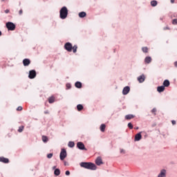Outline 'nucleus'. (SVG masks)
Returning a JSON list of instances; mask_svg holds the SVG:
<instances>
[{
	"instance_id": "9b49d317",
	"label": "nucleus",
	"mask_w": 177,
	"mask_h": 177,
	"mask_svg": "<svg viewBox=\"0 0 177 177\" xmlns=\"http://www.w3.org/2000/svg\"><path fill=\"white\" fill-rule=\"evenodd\" d=\"M30 64H31V61L28 59H24L23 60V64L25 66H30Z\"/></svg>"
},
{
	"instance_id": "f03ea898",
	"label": "nucleus",
	"mask_w": 177,
	"mask_h": 177,
	"mask_svg": "<svg viewBox=\"0 0 177 177\" xmlns=\"http://www.w3.org/2000/svg\"><path fill=\"white\" fill-rule=\"evenodd\" d=\"M68 15V10L67 9V7L66 6L62 7L59 11L60 19H66Z\"/></svg>"
},
{
	"instance_id": "bb28decb",
	"label": "nucleus",
	"mask_w": 177,
	"mask_h": 177,
	"mask_svg": "<svg viewBox=\"0 0 177 177\" xmlns=\"http://www.w3.org/2000/svg\"><path fill=\"white\" fill-rule=\"evenodd\" d=\"M68 147H74L75 146V144L73 141H70L68 144Z\"/></svg>"
},
{
	"instance_id": "423d86ee",
	"label": "nucleus",
	"mask_w": 177,
	"mask_h": 177,
	"mask_svg": "<svg viewBox=\"0 0 177 177\" xmlns=\"http://www.w3.org/2000/svg\"><path fill=\"white\" fill-rule=\"evenodd\" d=\"M35 77H37V72L35 71V70H32L29 71V75L28 77L30 80H32L34 78H35Z\"/></svg>"
},
{
	"instance_id": "f704fd0d",
	"label": "nucleus",
	"mask_w": 177,
	"mask_h": 177,
	"mask_svg": "<svg viewBox=\"0 0 177 177\" xmlns=\"http://www.w3.org/2000/svg\"><path fill=\"white\" fill-rule=\"evenodd\" d=\"M52 157H53V153H48L47 155V158H52Z\"/></svg>"
},
{
	"instance_id": "c85d7f7f",
	"label": "nucleus",
	"mask_w": 177,
	"mask_h": 177,
	"mask_svg": "<svg viewBox=\"0 0 177 177\" xmlns=\"http://www.w3.org/2000/svg\"><path fill=\"white\" fill-rule=\"evenodd\" d=\"M142 50L144 53H147V52H149V48L147 47H142Z\"/></svg>"
},
{
	"instance_id": "f3484780",
	"label": "nucleus",
	"mask_w": 177,
	"mask_h": 177,
	"mask_svg": "<svg viewBox=\"0 0 177 177\" xmlns=\"http://www.w3.org/2000/svg\"><path fill=\"white\" fill-rule=\"evenodd\" d=\"M170 84H171V83L169 82V80H165L163 82V86H164L165 88V87L168 88V86H169Z\"/></svg>"
},
{
	"instance_id": "dca6fc26",
	"label": "nucleus",
	"mask_w": 177,
	"mask_h": 177,
	"mask_svg": "<svg viewBox=\"0 0 177 177\" xmlns=\"http://www.w3.org/2000/svg\"><path fill=\"white\" fill-rule=\"evenodd\" d=\"M124 118L127 120H132L133 118H135V115L132 114L126 115Z\"/></svg>"
},
{
	"instance_id": "a19ab883",
	"label": "nucleus",
	"mask_w": 177,
	"mask_h": 177,
	"mask_svg": "<svg viewBox=\"0 0 177 177\" xmlns=\"http://www.w3.org/2000/svg\"><path fill=\"white\" fill-rule=\"evenodd\" d=\"M44 114H49V111H45Z\"/></svg>"
},
{
	"instance_id": "cd10ccee",
	"label": "nucleus",
	"mask_w": 177,
	"mask_h": 177,
	"mask_svg": "<svg viewBox=\"0 0 177 177\" xmlns=\"http://www.w3.org/2000/svg\"><path fill=\"white\" fill-rule=\"evenodd\" d=\"M151 6H153V7L157 6V1L153 0V1H151Z\"/></svg>"
},
{
	"instance_id": "72a5a7b5",
	"label": "nucleus",
	"mask_w": 177,
	"mask_h": 177,
	"mask_svg": "<svg viewBox=\"0 0 177 177\" xmlns=\"http://www.w3.org/2000/svg\"><path fill=\"white\" fill-rule=\"evenodd\" d=\"M21 110H23L22 106H18L17 109V111H21Z\"/></svg>"
},
{
	"instance_id": "20e7f679",
	"label": "nucleus",
	"mask_w": 177,
	"mask_h": 177,
	"mask_svg": "<svg viewBox=\"0 0 177 177\" xmlns=\"http://www.w3.org/2000/svg\"><path fill=\"white\" fill-rule=\"evenodd\" d=\"M60 160L63 161L66 157H67V151L66 149H62L59 154Z\"/></svg>"
},
{
	"instance_id": "2f4dec72",
	"label": "nucleus",
	"mask_w": 177,
	"mask_h": 177,
	"mask_svg": "<svg viewBox=\"0 0 177 177\" xmlns=\"http://www.w3.org/2000/svg\"><path fill=\"white\" fill-rule=\"evenodd\" d=\"M156 113H157V109L156 108H153L151 110V113L153 114L154 115H156Z\"/></svg>"
},
{
	"instance_id": "79ce46f5",
	"label": "nucleus",
	"mask_w": 177,
	"mask_h": 177,
	"mask_svg": "<svg viewBox=\"0 0 177 177\" xmlns=\"http://www.w3.org/2000/svg\"><path fill=\"white\" fill-rule=\"evenodd\" d=\"M4 12H5V13H9L10 11H9V10L7 9Z\"/></svg>"
},
{
	"instance_id": "9d476101",
	"label": "nucleus",
	"mask_w": 177,
	"mask_h": 177,
	"mask_svg": "<svg viewBox=\"0 0 177 177\" xmlns=\"http://www.w3.org/2000/svg\"><path fill=\"white\" fill-rule=\"evenodd\" d=\"M167 176V171L165 169H162L160 173L158 174V177H165Z\"/></svg>"
},
{
	"instance_id": "1a4fd4ad",
	"label": "nucleus",
	"mask_w": 177,
	"mask_h": 177,
	"mask_svg": "<svg viewBox=\"0 0 177 177\" xmlns=\"http://www.w3.org/2000/svg\"><path fill=\"white\" fill-rule=\"evenodd\" d=\"M140 139H142V132H140L135 136V141L136 142H139V140H140Z\"/></svg>"
},
{
	"instance_id": "393cba45",
	"label": "nucleus",
	"mask_w": 177,
	"mask_h": 177,
	"mask_svg": "<svg viewBox=\"0 0 177 177\" xmlns=\"http://www.w3.org/2000/svg\"><path fill=\"white\" fill-rule=\"evenodd\" d=\"M49 140V139H48V137L46 136H42V141L44 143H46V142H48Z\"/></svg>"
},
{
	"instance_id": "a18cd8bd",
	"label": "nucleus",
	"mask_w": 177,
	"mask_h": 177,
	"mask_svg": "<svg viewBox=\"0 0 177 177\" xmlns=\"http://www.w3.org/2000/svg\"><path fill=\"white\" fill-rule=\"evenodd\" d=\"M1 35H2V32H1V30H0V37H1Z\"/></svg>"
},
{
	"instance_id": "c03bdc74",
	"label": "nucleus",
	"mask_w": 177,
	"mask_h": 177,
	"mask_svg": "<svg viewBox=\"0 0 177 177\" xmlns=\"http://www.w3.org/2000/svg\"><path fill=\"white\" fill-rule=\"evenodd\" d=\"M175 67H177V61L174 62Z\"/></svg>"
},
{
	"instance_id": "5701e85b",
	"label": "nucleus",
	"mask_w": 177,
	"mask_h": 177,
	"mask_svg": "<svg viewBox=\"0 0 177 177\" xmlns=\"http://www.w3.org/2000/svg\"><path fill=\"white\" fill-rule=\"evenodd\" d=\"M54 175H55V176H59L60 175V169H56L54 171Z\"/></svg>"
},
{
	"instance_id": "f8f14e48",
	"label": "nucleus",
	"mask_w": 177,
	"mask_h": 177,
	"mask_svg": "<svg viewBox=\"0 0 177 177\" xmlns=\"http://www.w3.org/2000/svg\"><path fill=\"white\" fill-rule=\"evenodd\" d=\"M0 162H3L4 164L9 163V160L5 157H0Z\"/></svg>"
},
{
	"instance_id": "de8ad7c7",
	"label": "nucleus",
	"mask_w": 177,
	"mask_h": 177,
	"mask_svg": "<svg viewBox=\"0 0 177 177\" xmlns=\"http://www.w3.org/2000/svg\"><path fill=\"white\" fill-rule=\"evenodd\" d=\"M1 2H5V0H1Z\"/></svg>"
},
{
	"instance_id": "f257e3e1",
	"label": "nucleus",
	"mask_w": 177,
	"mask_h": 177,
	"mask_svg": "<svg viewBox=\"0 0 177 177\" xmlns=\"http://www.w3.org/2000/svg\"><path fill=\"white\" fill-rule=\"evenodd\" d=\"M80 167L85 168L86 169H91V171L96 170V165L92 162H83L80 163Z\"/></svg>"
},
{
	"instance_id": "39448f33",
	"label": "nucleus",
	"mask_w": 177,
	"mask_h": 177,
	"mask_svg": "<svg viewBox=\"0 0 177 177\" xmlns=\"http://www.w3.org/2000/svg\"><path fill=\"white\" fill-rule=\"evenodd\" d=\"M64 48L67 52H71V50H73V44L70 42H67L64 45Z\"/></svg>"
},
{
	"instance_id": "4be33fe9",
	"label": "nucleus",
	"mask_w": 177,
	"mask_h": 177,
	"mask_svg": "<svg viewBox=\"0 0 177 177\" xmlns=\"http://www.w3.org/2000/svg\"><path fill=\"white\" fill-rule=\"evenodd\" d=\"M75 86L76 88H82V83L80 82H77L75 84Z\"/></svg>"
},
{
	"instance_id": "4c0bfd02",
	"label": "nucleus",
	"mask_w": 177,
	"mask_h": 177,
	"mask_svg": "<svg viewBox=\"0 0 177 177\" xmlns=\"http://www.w3.org/2000/svg\"><path fill=\"white\" fill-rule=\"evenodd\" d=\"M120 153H122V154H125V150L121 149Z\"/></svg>"
},
{
	"instance_id": "a211bd4d",
	"label": "nucleus",
	"mask_w": 177,
	"mask_h": 177,
	"mask_svg": "<svg viewBox=\"0 0 177 177\" xmlns=\"http://www.w3.org/2000/svg\"><path fill=\"white\" fill-rule=\"evenodd\" d=\"M55 96H51L48 97V103L52 104L55 103Z\"/></svg>"
},
{
	"instance_id": "a878e982",
	"label": "nucleus",
	"mask_w": 177,
	"mask_h": 177,
	"mask_svg": "<svg viewBox=\"0 0 177 177\" xmlns=\"http://www.w3.org/2000/svg\"><path fill=\"white\" fill-rule=\"evenodd\" d=\"M73 52V53H77V49H78V46L77 45H75L72 46Z\"/></svg>"
},
{
	"instance_id": "7c9ffc66",
	"label": "nucleus",
	"mask_w": 177,
	"mask_h": 177,
	"mask_svg": "<svg viewBox=\"0 0 177 177\" xmlns=\"http://www.w3.org/2000/svg\"><path fill=\"white\" fill-rule=\"evenodd\" d=\"M128 128H129V129H133V125H132V123L129 122L128 123Z\"/></svg>"
},
{
	"instance_id": "4468645a",
	"label": "nucleus",
	"mask_w": 177,
	"mask_h": 177,
	"mask_svg": "<svg viewBox=\"0 0 177 177\" xmlns=\"http://www.w3.org/2000/svg\"><path fill=\"white\" fill-rule=\"evenodd\" d=\"M145 75H142L138 77V81L140 83L145 82Z\"/></svg>"
},
{
	"instance_id": "aec40b11",
	"label": "nucleus",
	"mask_w": 177,
	"mask_h": 177,
	"mask_svg": "<svg viewBox=\"0 0 177 177\" xmlns=\"http://www.w3.org/2000/svg\"><path fill=\"white\" fill-rule=\"evenodd\" d=\"M86 17V12H81L79 13V17L84 18Z\"/></svg>"
},
{
	"instance_id": "6e6552de",
	"label": "nucleus",
	"mask_w": 177,
	"mask_h": 177,
	"mask_svg": "<svg viewBox=\"0 0 177 177\" xmlns=\"http://www.w3.org/2000/svg\"><path fill=\"white\" fill-rule=\"evenodd\" d=\"M129 91H131V88H129V86H125L123 88L122 94L123 95H128V93H129Z\"/></svg>"
},
{
	"instance_id": "6ab92c4d",
	"label": "nucleus",
	"mask_w": 177,
	"mask_h": 177,
	"mask_svg": "<svg viewBox=\"0 0 177 177\" xmlns=\"http://www.w3.org/2000/svg\"><path fill=\"white\" fill-rule=\"evenodd\" d=\"M100 129L101 132H104V131H106V124H102L100 127Z\"/></svg>"
},
{
	"instance_id": "2eb2a0df",
	"label": "nucleus",
	"mask_w": 177,
	"mask_h": 177,
	"mask_svg": "<svg viewBox=\"0 0 177 177\" xmlns=\"http://www.w3.org/2000/svg\"><path fill=\"white\" fill-rule=\"evenodd\" d=\"M157 91L158 92L161 93V92H164V91H165V87L164 86H158Z\"/></svg>"
},
{
	"instance_id": "c756f323",
	"label": "nucleus",
	"mask_w": 177,
	"mask_h": 177,
	"mask_svg": "<svg viewBox=\"0 0 177 177\" xmlns=\"http://www.w3.org/2000/svg\"><path fill=\"white\" fill-rule=\"evenodd\" d=\"M23 131H24V126L19 127L18 129V132L21 133Z\"/></svg>"
},
{
	"instance_id": "e433bc0d",
	"label": "nucleus",
	"mask_w": 177,
	"mask_h": 177,
	"mask_svg": "<svg viewBox=\"0 0 177 177\" xmlns=\"http://www.w3.org/2000/svg\"><path fill=\"white\" fill-rule=\"evenodd\" d=\"M171 124H172V125H176V121L172 120Z\"/></svg>"
},
{
	"instance_id": "ddd939ff",
	"label": "nucleus",
	"mask_w": 177,
	"mask_h": 177,
	"mask_svg": "<svg viewBox=\"0 0 177 177\" xmlns=\"http://www.w3.org/2000/svg\"><path fill=\"white\" fill-rule=\"evenodd\" d=\"M95 164H97V165H102V164H103V160H102V158H97V159L95 160Z\"/></svg>"
},
{
	"instance_id": "09e8293b",
	"label": "nucleus",
	"mask_w": 177,
	"mask_h": 177,
	"mask_svg": "<svg viewBox=\"0 0 177 177\" xmlns=\"http://www.w3.org/2000/svg\"><path fill=\"white\" fill-rule=\"evenodd\" d=\"M55 168H56V167H53V169H55Z\"/></svg>"
},
{
	"instance_id": "ea45409f",
	"label": "nucleus",
	"mask_w": 177,
	"mask_h": 177,
	"mask_svg": "<svg viewBox=\"0 0 177 177\" xmlns=\"http://www.w3.org/2000/svg\"><path fill=\"white\" fill-rule=\"evenodd\" d=\"M163 30H169V27L166 26V27H165V28H163Z\"/></svg>"
},
{
	"instance_id": "0eeeda50",
	"label": "nucleus",
	"mask_w": 177,
	"mask_h": 177,
	"mask_svg": "<svg viewBox=\"0 0 177 177\" xmlns=\"http://www.w3.org/2000/svg\"><path fill=\"white\" fill-rule=\"evenodd\" d=\"M77 147L79 148L80 150H85L86 151V148H85V145L84 142H79L77 143Z\"/></svg>"
},
{
	"instance_id": "58836bf2",
	"label": "nucleus",
	"mask_w": 177,
	"mask_h": 177,
	"mask_svg": "<svg viewBox=\"0 0 177 177\" xmlns=\"http://www.w3.org/2000/svg\"><path fill=\"white\" fill-rule=\"evenodd\" d=\"M66 175L68 176V175H70V171H66L65 172Z\"/></svg>"
},
{
	"instance_id": "49530a36",
	"label": "nucleus",
	"mask_w": 177,
	"mask_h": 177,
	"mask_svg": "<svg viewBox=\"0 0 177 177\" xmlns=\"http://www.w3.org/2000/svg\"><path fill=\"white\" fill-rule=\"evenodd\" d=\"M135 129H139V127H136Z\"/></svg>"
},
{
	"instance_id": "b1692460",
	"label": "nucleus",
	"mask_w": 177,
	"mask_h": 177,
	"mask_svg": "<svg viewBox=\"0 0 177 177\" xmlns=\"http://www.w3.org/2000/svg\"><path fill=\"white\" fill-rule=\"evenodd\" d=\"M77 109V111H81L82 110H84V106H82V104H78Z\"/></svg>"
},
{
	"instance_id": "412c9836",
	"label": "nucleus",
	"mask_w": 177,
	"mask_h": 177,
	"mask_svg": "<svg viewBox=\"0 0 177 177\" xmlns=\"http://www.w3.org/2000/svg\"><path fill=\"white\" fill-rule=\"evenodd\" d=\"M145 63L149 64V63H151V57H147L145 59Z\"/></svg>"
},
{
	"instance_id": "7ed1b4c3",
	"label": "nucleus",
	"mask_w": 177,
	"mask_h": 177,
	"mask_svg": "<svg viewBox=\"0 0 177 177\" xmlns=\"http://www.w3.org/2000/svg\"><path fill=\"white\" fill-rule=\"evenodd\" d=\"M6 27L9 31H15L16 30V25L13 22H7L6 24Z\"/></svg>"
},
{
	"instance_id": "c9c22d12",
	"label": "nucleus",
	"mask_w": 177,
	"mask_h": 177,
	"mask_svg": "<svg viewBox=\"0 0 177 177\" xmlns=\"http://www.w3.org/2000/svg\"><path fill=\"white\" fill-rule=\"evenodd\" d=\"M19 15L20 16H21V15H23V9H21L19 11Z\"/></svg>"
},
{
	"instance_id": "37998d69",
	"label": "nucleus",
	"mask_w": 177,
	"mask_h": 177,
	"mask_svg": "<svg viewBox=\"0 0 177 177\" xmlns=\"http://www.w3.org/2000/svg\"><path fill=\"white\" fill-rule=\"evenodd\" d=\"M171 3H174L175 2V0H170Z\"/></svg>"
},
{
	"instance_id": "473e14b6",
	"label": "nucleus",
	"mask_w": 177,
	"mask_h": 177,
	"mask_svg": "<svg viewBox=\"0 0 177 177\" xmlns=\"http://www.w3.org/2000/svg\"><path fill=\"white\" fill-rule=\"evenodd\" d=\"M172 24H174V26H176L177 24V19H174L172 20Z\"/></svg>"
}]
</instances>
